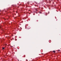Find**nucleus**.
<instances>
[{
    "mask_svg": "<svg viewBox=\"0 0 61 61\" xmlns=\"http://www.w3.org/2000/svg\"><path fill=\"white\" fill-rule=\"evenodd\" d=\"M40 13H41V12H40Z\"/></svg>",
    "mask_w": 61,
    "mask_h": 61,
    "instance_id": "nucleus-9",
    "label": "nucleus"
},
{
    "mask_svg": "<svg viewBox=\"0 0 61 61\" xmlns=\"http://www.w3.org/2000/svg\"><path fill=\"white\" fill-rule=\"evenodd\" d=\"M53 52H54V53H55V51H53Z\"/></svg>",
    "mask_w": 61,
    "mask_h": 61,
    "instance_id": "nucleus-1",
    "label": "nucleus"
},
{
    "mask_svg": "<svg viewBox=\"0 0 61 61\" xmlns=\"http://www.w3.org/2000/svg\"><path fill=\"white\" fill-rule=\"evenodd\" d=\"M1 27L0 26V28H1Z\"/></svg>",
    "mask_w": 61,
    "mask_h": 61,
    "instance_id": "nucleus-10",
    "label": "nucleus"
},
{
    "mask_svg": "<svg viewBox=\"0 0 61 61\" xmlns=\"http://www.w3.org/2000/svg\"><path fill=\"white\" fill-rule=\"evenodd\" d=\"M2 49H5V48H3Z\"/></svg>",
    "mask_w": 61,
    "mask_h": 61,
    "instance_id": "nucleus-2",
    "label": "nucleus"
},
{
    "mask_svg": "<svg viewBox=\"0 0 61 61\" xmlns=\"http://www.w3.org/2000/svg\"><path fill=\"white\" fill-rule=\"evenodd\" d=\"M48 14H49V13H48Z\"/></svg>",
    "mask_w": 61,
    "mask_h": 61,
    "instance_id": "nucleus-12",
    "label": "nucleus"
},
{
    "mask_svg": "<svg viewBox=\"0 0 61 61\" xmlns=\"http://www.w3.org/2000/svg\"><path fill=\"white\" fill-rule=\"evenodd\" d=\"M16 13H17V11L16 12Z\"/></svg>",
    "mask_w": 61,
    "mask_h": 61,
    "instance_id": "nucleus-6",
    "label": "nucleus"
},
{
    "mask_svg": "<svg viewBox=\"0 0 61 61\" xmlns=\"http://www.w3.org/2000/svg\"><path fill=\"white\" fill-rule=\"evenodd\" d=\"M36 22H38V20H36Z\"/></svg>",
    "mask_w": 61,
    "mask_h": 61,
    "instance_id": "nucleus-4",
    "label": "nucleus"
},
{
    "mask_svg": "<svg viewBox=\"0 0 61 61\" xmlns=\"http://www.w3.org/2000/svg\"><path fill=\"white\" fill-rule=\"evenodd\" d=\"M36 11H37V9H36Z\"/></svg>",
    "mask_w": 61,
    "mask_h": 61,
    "instance_id": "nucleus-8",
    "label": "nucleus"
},
{
    "mask_svg": "<svg viewBox=\"0 0 61 61\" xmlns=\"http://www.w3.org/2000/svg\"><path fill=\"white\" fill-rule=\"evenodd\" d=\"M58 51H60V50H58Z\"/></svg>",
    "mask_w": 61,
    "mask_h": 61,
    "instance_id": "nucleus-5",
    "label": "nucleus"
},
{
    "mask_svg": "<svg viewBox=\"0 0 61 61\" xmlns=\"http://www.w3.org/2000/svg\"><path fill=\"white\" fill-rule=\"evenodd\" d=\"M3 40H4L5 39H3Z\"/></svg>",
    "mask_w": 61,
    "mask_h": 61,
    "instance_id": "nucleus-11",
    "label": "nucleus"
},
{
    "mask_svg": "<svg viewBox=\"0 0 61 61\" xmlns=\"http://www.w3.org/2000/svg\"><path fill=\"white\" fill-rule=\"evenodd\" d=\"M16 18V17H15V18H14V19H15Z\"/></svg>",
    "mask_w": 61,
    "mask_h": 61,
    "instance_id": "nucleus-3",
    "label": "nucleus"
},
{
    "mask_svg": "<svg viewBox=\"0 0 61 61\" xmlns=\"http://www.w3.org/2000/svg\"><path fill=\"white\" fill-rule=\"evenodd\" d=\"M46 2H47V0H46Z\"/></svg>",
    "mask_w": 61,
    "mask_h": 61,
    "instance_id": "nucleus-7",
    "label": "nucleus"
}]
</instances>
